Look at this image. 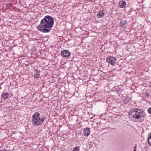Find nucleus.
<instances>
[{"label":"nucleus","instance_id":"nucleus-1","mask_svg":"<svg viewBox=\"0 0 151 151\" xmlns=\"http://www.w3.org/2000/svg\"><path fill=\"white\" fill-rule=\"evenodd\" d=\"M54 20L51 16L47 15L40 21V24L37 27L38 29L43 33H47L51 30L53 26Z\"/></svg>","mask_w":151,"mask_h":151},{"label":"nucleus","instance_id":"nucleus-2","mask_svg":"<svg viewBox=\"0 0 151 151\" xmlns=\"http://www.w3.org/2000/svg\"><path fill=\"white\" fill-rule=\"evenodd\" d=\"M145 116L143 110L137 108L132 109L129 114V118L131 120L139 122L143 121Z\"/></svg>","mask_w":151,"mask_h":151},{"label":"nucleus","instance_id":"nucleus-3","mask_svg":"<svg viewBox=\"0 0 151 151\" xmlns=\"http://www.w3.org/2000/svg\"><path fill=\"white\" fill-rule=\"evenodd\" d=\"M46 117L44 115H41L39 112H36L31 117L32 124L35 127H37L42 124L45 120Z\"/></svg>","mask_w":151,"mask_h":151},{"label":"nucleus","instance_id":"nucleus-4","mask_svg":"<svg viewBox=\"0 0 151 151\" xmlns=\"http://www.w3.org/2000/svg\"><path fill=\"white\" fill-rule=\"evenodd\" d=\"M116 59L115 57L111 56H108L106 58L107 62L111 65H114L115 64Z\"/></svg>","mask_w":151,"mask_h":151},{"label":"nucleus","instance_id":"nucleus-5","mask_svg":"<svg viewBox=\"0 0 151 151\" xmlns=\"http://www.w3.org/2000/svg\"><path fill=\"white\" fill-rule=\"evenodd\" d=\"M61 55L64 57H68L70 55V53L67 50H64L61 52Z\"/></svg>","mask_w":151,"mask_h":151},{"label":"nucleus","instance_id":"nucleus-6","mask_svg":"<svg viewBox=\"0 0 151 151\" xmlns=\"http://www.w3.org/2000/svg\"><path fill=\"white\" fill-rule=\"evenodd\" d=\"M105 14L104 11L101 10L98 11L97 13L96 17L98 18H101L103 17Z\"/></svg>","mask_w":151,"mask_h":151},{"label":"nucleus","instance_id":"nucleus-7","mask_svg":"<svg viewBox=\"0 0 151 151\" xmlns=\"http://www.w3.org/2000/svg\"><path fill=\"white\" fill-rule=\"evenodd\" d=\"M9 93L4 91L3 93H2L1 96V97L4 100H5L9 98Z\"/></svg>","mask_w":151,"mask_h":151},{"label":"nucleus","instance_id":"nucleus-8","mask_svg":"<svg viewBox=\"0 0 151 151\" xmlns=\"http://www.w3.org/2000/svg\"><path fill=\"white\" fill-rule=\"evenodd\" d=\"M84 135L85 136H88L90 134V129L88 127H86L83 130Z\"/></svg>","mask_w":151,"mask_h":151},{"label":"nucleus","instance_id":"nucleus-9","mask_svg":"<svg viewBox=\"0 0 151 151\" xmlns=\"http://www.w3.org/2000/svg\"><path fill=\"white\" fill-rule=\"evenodd\" d=\"M119 6L121 8H124L126 6V2L124 1H121L119 2Z\"/></svg>","mask_w":151,"mask_h":151},{"label":"nucleus","instance_id":"nucleus-10","mask_svg":"<svg viewBox=\"0 0 151 151\" xmlns=\"http://www.w3.org/2000/svg\"><path fill=\"white\" fill-rule=\"evenodd\" d=\"M131 99V98L127 96L123 100V103L124 104H127L129 102L130 100Z\"/></svg>","mask_w":151,"mask_h":151},{"label":"nucleus","instance_id":"nucleus-11","mask_svg":"<svg viewBox=\"0 0 151 151\" xmlns=\"http://www.w3.org/2000/svg\"><path fill=\"white\" fill-rule=\"evenodd\" d=\"M40 71L38 70L37 69H36L35 70V72L34 73L35 74L34 75V77L35 78H40Z\"/></svg>","mask_w":151,"mask_h":151},{"label":"nucleus","instance_id":"nucleus-12","mask_svg":"<svg viewBox=\"0 0 151 151\" xmlns=\"http://www.w3.org/2000/svg\"><path fill=\"white\" fill-rule=\"evenodd\" d=\"M127 24V21L126 20L121 21L119 23V25L122 27H124V26H126Z\"/></svg>","mask_w":151,"mask_h":151},{"label":"nucleus","instance_id":"nucleus-13","mask_svg":"<svg viewBox=\"0 0 151 151\" xmlns=\"http://www.w3.org/2000/svg\"><path fill=\"white\" fill-rule=\"evenodd\" d=\"M111 110L115 113H118V108L116 107H113L111 109Z\"/></svg>","mask_w":151,"mask_h":151},{"label":"nucleus","instance_id":"nucleus-14","mask_svg":"<svg viewBox=\"0 0 151 151\" xmlns=\"http://www.w3.org/2000/svg\"><path fill=\"white\" fill-rule=\"evenodd\" d=\"M148 138H147V140L148 142V140L149 141H151L150 140V139H151V132L148 134Z\"/></svg>","mask_w":151,"mask_h":151},{"label":"nucleus","instance_id":"nucleus-15","mask_svg":"<svg viewBox=\"0 0 151 151\" xmlns=\"http://www.w3.org/2000/svg\"><path fill=\"white\" fill-rule=\"evenodd\" d=\"M116 91L118 94H120L121 91L122 89L120 88H118L116 89Z\"/></svg>","mask_w":151,"mask_h":151},{"label":"nucleus","instance_id":"nucleus-16","mask_svg":"<svg viewBox=\"0 0 151 151\" xmlns=\"http://www.w3.org/2000/svg\"><path fill=\"white\" fill-rule=\"evenodd\" d=\"M148 112L150 114H151V107L148 109Z\"/></svg>","mask_w":151,"mask_h":151},{"label":"nucleus","instance_id":"nucleus-17","mask_svg":"<svg viewBox=\"0 0 151 151\" xmlns=\"http://www.w3.org/2000/svg\"><path fill=\"white\" fill-rule=\"evenodd\" d=\"M149 94L148 93H147L145 95V97L147 98H148L149 97Z\"/></svg>","mask_w":151,"mask_h":151},{"label":"nucleus","instance_id":"nucleus-18","mask_svg":"<svg viewBox=\"0 0 151 151\" xmlns=\"http://www.w3.org/2000/svg\"><path fill=\"white\" fill-rule=\"evenodd\" d=\"M137 147V145H135L134 147V150H133V151H136V149Z\"/></svg>","mask_w":151,"mask_h":151},{"label":"nucleus","instance_id":"nucleus-19","mask_svg":"<svg viewBox=\"0 0 151 151\" xmlns=\"http://www.w3.org/2000/svg\"><path fill=\"white\" fill-rule=\"evenodd\" d=\"M148 144L150 145L151 146V141H148Z\"/></svg>","mask_w":151,"mask_h":151},{"label":"nucleus","instance_id":"nucleus-20","mask_svg":"<svg viewBox=\"0 0 151 151\" xmlns=\"http://www.w3.org/2000/svg\"><path fill=\"white\" fill-rule=\"evenodd\" d=\"M1 87L0 88V89H1Z\"/></svg>","mask_w":151,"mask_h":151}]
</instances>
